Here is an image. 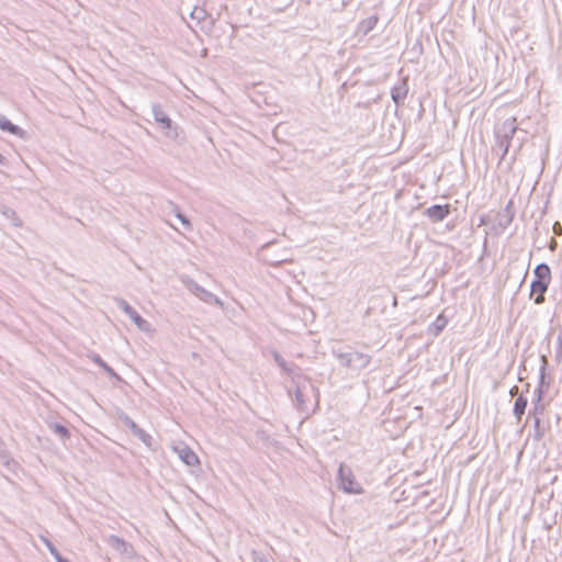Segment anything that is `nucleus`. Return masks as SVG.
Segmentation results:
<instances>
[{"instance_id": "nucleus-1", "label": "nucleus", "mask_w": 562, "mask_h": 562, "mask_svg": "<svg viewBox=\"0 0 562 562\" xmlns=\"http://www.w3.org/2000/svg\"><path fill=\"white\" fill-rule=\"evenodd\" d=\"M180 281L189 292L194 294L198 299H200L204 303L211 304V305H213V304L221 305L222 304L220 299L215 294H213L212 292L207 291L206 289H204L203 286L198 284L189 276H186V274L181 276Z\"/></svg>"}, {"instance_id": "nucleus-2", "label": "nucleus", "mask_w": 562, "mask_h": 562, "mask_svg": "<svg viewBox=\"0 0 562 562\" xmlns=\"http://www.w3.org/2000/svg\"><path fill=\"white\" fill-rule=\"evenodd\" d=\"M151 112L155 122L165 131L166 136L171 139H177L179 136V127L171 121L168 114L162 110L161 105L153 103Z\"/></svg>"}, {"instance_id": "nucleus-3", "label": "nucleus", "mask_w": 562, "mask_h": 562, "mask_svg": "<svg viewBox=\"0 0 562 562\" xmlns=\"http://www.w3.org/2000/svg\"><path fill=\"white\" fill-rule=\"evenodd\" d=\"M117 307L125 313L140 330H148L149 324L144 319L134 307H132L124 299L116 300Z\"/></svg>"}, {"instance_id": "nucleus-4", "label": "nucleus", "mask_w": 562, "mask_h": 562, "mask_svg": "<svg viewBox=\"0 0 562 562\" xmlns=\"http://www.w3.org/2000/svg\"><path fill=\"white\" fill-rule=\"evenodd\" d=\"M340 486L349 494H360L363 491L360 483L350 473L346 474L342 471H340Z\"/></svg>"}, {"instance_id": "nucleus-5", "label": "nucleus", "mask_w": 562, "mask_h": 562, "mask_svg": "<svg viewBox=\"0 0 562 562\" xmlns=\"http://www.w3.org/2000/svg\"><path fill=\"white\" fill-rule=\"evenodd\" d=\"M175 451L181 461L189 467L195 465L199 462L198 456L188 446L176 447Z\"/></svg>"}, {"instance_id": "nucleus-6", "label": "nucleus", "mask_w": 562, "mask_h": 562, "mask_svg": "<svg viewBox=\"0 0 562 562\" xmlns=\"http://www.w3.org/2000/svg\"><path fill=\"white\" fill-rule=\"evenodd\" d=\"M0 130L8 132L12 135H15L20 138H24L26 132L22 130L20 126L13 124L10 120H8L4 115L0 114Z\"/></svg>"}, {"instance_id": "nucleus-7", "label": "nucleus", "mask_w": 562, "mask_h": 562, "mask_svg": "<svg viewBox=\"0 0 562 562\" xmlns=\"http://www.w3.org/2000/svg\"><path fill=\"white\" fill-rule=\"evenodd\" d=\"M450 213V207L448 204L445 205H432L427 209L426 214L434 222L442 221Z\"/></svg>"}, {"instance_id": "nucleus-8", "label": "nucleus", "mask_w": 562, "mask_h": 562, "mask_svg": "<svg viewBox=\"0 0 562 562\" xmlns=\"http://www.w3.org/2000/svg\"><path fill=\"white\" fill-rule=\"evenodd\" d=\"M549 283L535 280L531 283V297L535 299L536 304H540L544 300V293L548 289Z\"/></svg>"}, {"instance_id": "nucleus-9", "label": "nucleus", "mask_w": 562, "mask_h": 562, "mask_svg": "<svg viewBox=\"0 0 562 562\" xmlns=\"http://www.w3.org/2000/svg\"><path fill=\"white\" fill-rule=\"evenodd\" d=\"M0 459L3 463V465L9 470H13L16 467V462L10 457V453L7 450L1 438H0Z\"/></svg>"}, {"instance_id": "nucleus-10", "label": "nucleus", "mask_w": 562, "mask_h": 562, "mask_svg": "<svg viewBox=\"0 0 562 562\" xmlns=\"http://www.w3.org/2000/svg\"><path fill=\"white\" fill-rule=\"evenodd\" d=\"M537 281L550 282L551 271L547 265H539L535 270Z\"/></svg>"}, {"instance_id": "nucleus-11", "label": "nucleus", "mask_w": 562, "mask_h": 562, "mask_svg": "<svg viewBox=\"0 0 562 562\" xmlns=\"http://www.w3.org/2000/svg\"><path fill=\"white\" fill-rule=\"evenodd\" d=\"M91 360L101 367L109 375L119 379L116 372L97 353L90 356Z\"/></svg>"}, {"instance_id": "nucleus-12", "label": "nucleus", "mask_w": 562, "mask_h": 562, "mask_svg": "<svg viewBox=\"0 0 562 562\" xmlns=\"http://www.w3.org/2000/svg\"><path fill=\"white\" fill-rule=\"evenodd\" d=\"M527 398L524 397L522 395H519L516 400H515V405H514V414L515 416L520 419L521 416L525 414V411H526V407H527Z\"/></svg>"}, {"instance_id": "nucleus-13", "label": "nucleus", "mask_w": 562, "mask_h": 562, "mask_svg": "<svg viewBox=\"0 0 562 562\" xmlns=\"http://www.w3.org/2000/svg\"><path fill=\"white\" fill-rule=\"evenodd\" d=\"M49 428L63 440L69 439L70 437L69 429L59 423L49 424Z\"/></svg>"}, {"instance_id": "nucleus-14", "label": "nucleus", "mask_w": 562, "mask_h": 562, "mask_svg": "<svg viewBox=\"0 0 562 562\" xmlns=\"http://www.w3.org/2000/svg\"><path fill=\"white\" fill-rule=\"evenodd\" d=\"M146 447H153V437L146 432L143 428H138L134 434Z\"/></svg>"}, {"instance_id": "nucleus-15", "label": "nucleus", "mask_w": 562, "mask_h": 562, "mask_svg": "<svg viewBox=\"0 0 562 562\" xmlns=\"http://www.w3.org/2000/svg\"><path fill=\"white\" fill-rule=\"evenodd\" d=\"M119 419L131 430L132 434H134L139 428V426L123 412L119 414Z\"/></svg>"}, {"instance_id": "nucleus-16", "label": "nucleus", "mask_w": 562, "mask_h": 562, "mask_svg": "<svg viewBox=\"0 0 562 562\" xmlns=\"http://www.w3.org/2000/svg\"><path fill=\"white\" fill-rule=\"evenodd\" d=\"M109 541L117 550H122L126 546V542L115 535H111Z\"/></svg>"}, {"instance_id": "nucleus-17", "label": "nucleus", "mask_w": 562, "mask_h": 562, "mask_svg": "<svg viewBox=\"0 0 562 562\" xmlns=\"http://www.w3.org/2000/svg\"><path fill=\"white\" fill-rule=\"evenodd\" d=\"M206 12L205 10H203L202 8H198L195 7L192 11H191V14L190 16L194 20H198V21H201L204 19Z\"/></svg>"}, {"instance_id": "nucleus-18", "label": "nucleus", "mask_w": 562, "mask_h": 562, "mask_svg": "<svg viewBox=\"0 0 562 562\" xmlns=\"http://www.w3.org/2000/svg\"><path fill=\"white\" fill-rule=\"evenodd\" d=\"M176 216L180 220V222L184 225V227L187 229H191L190 221L188 220V217L186 215H183L182 213L178 212L176 214Z\"/></svg>"}, {"instance_id": "nucleus-19", "label": "nucleus", "mask_w": 562, "mask_h": 562, "mask_svg": "<svg viewBox=\"0 0 562 562\" xmlns=\"http://www.w3.org/2000/svg\"><path fill=\"white\" fill-rule=\"evenodd\" d=\"M3 214L7 217H14L15 216V212L12 209H9V207H5V210L3 211Z\"/></svg>"}, {"instance_id": "nucleus-20", "label": "nucleus", "mask_w": 562, "mask_h": 562, "mask_svg": "<svg viewBox=\"0 0 562 562\" xmlns=\"http://www.w3.org/2000/svg\"><path fill=\"white\" fill-rule=\"evenodd\" d=\"M7 164H8L7 158L0 154V165L4 166Z\"/></svg>"}]
</instances>
